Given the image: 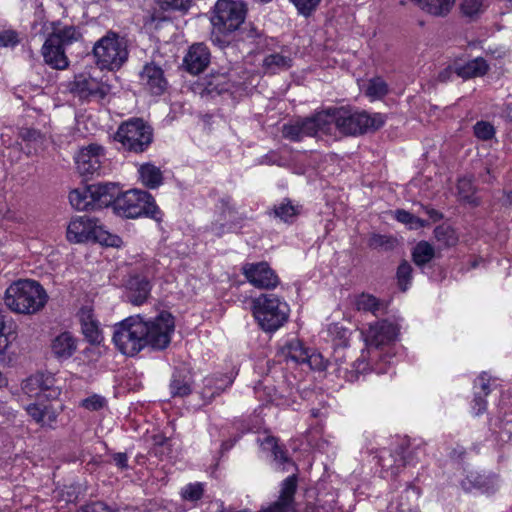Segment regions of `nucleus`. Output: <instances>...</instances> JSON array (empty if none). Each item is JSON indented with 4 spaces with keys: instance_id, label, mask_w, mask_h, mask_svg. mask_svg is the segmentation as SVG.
Instances as JSON below:
<instances>
[{
    "instance_id": "f257e3e1",
    "label": "nucleus",
    "mask_w": 512,
    "mask_h": 512,
    "mask_svg": "<svg viewBox=\"0 0 512 512\" xmlns=\"http://www.w3.org/2000/svg\"><path fill=\"white\" fill-rule=\"evenodd\" d=\"M381 113L369 114L365 111H353L345 107L329 108L319 112L322 134L336 137L358 135L381 128L385 123Z\"/></svg>"
},
{
    "instance_id": "f03ea898",
    "label": "nucleus",
    "mask_w": 512,
    "mask_h": 512,
    "mask_svg": "<svg viewBox=\"0 0 512 512\" xmlns=\"http://www.w3.org/2000/svg\"><path fill=\"white\" fill-rule=\"evenodd\" d=\"M48 301L45 289L34 280L20 279L11 283L4 294L6 307L17 314L32 315L41 311Z\"/></svg>"
},
{
    "instance_id": "7ed1b4c3",
    "label": "nucleus",
    "mask_w": 512,
    "mask_h": 512,
    "mask_svg": "<svg viewBox=\"0 0 512 512\" xmlns=\"http://www.w3.org/2000/svg\"><path fill=\"white\" fill-rule=\"evenodd\" d=\"M111 204L119 215L126 218L145 216L160 221L162 217L154 198L144 190L131 189L120 194L117 186V193Z\"/></svg>"
},
{
    "instance_id": "20e7f679",
    "label": "nucleus",
    "mask_w": 512,
    "mask_h": 512,
    "mask_svg": "<svg viewBox=\"0 0 512 512\" xmlns=\"http://www.w3.org/2000/svg\"><path fill=\"white\" fill-rule=\"evenodd\" d=\"M66 238L75 243L89 241L97 242L103 246L118 248L122 239L106 230L99 221L87 215L73 218L66 228Z\"/></svg>"
},
{
    "instance_id": "39448f33",
    "label": "nucleus",
    "mask_w": 512,
    "mask_h": 512,
    "mask_svg": "<svg viewBox=\"0 0 512 512\" xmlns=\"http://www.w3.org/2000/svg\"><path fill=\"white\" fill-rule=\"evenodd\" d=\"M253 315L265 332H275L289 318V305L274 294H262L253 300Z\"/></svg>"
},
{
    "instance_id": "423d86ee",
    "label": "nucleus",
    "mask_w": 512,
    "mask_h": 512,
    "mask_svg": "<svg viewBox=\"0 0 512 512\" xmlns=\"http://www.w3.org/2000/svg\"><path fill=\"white\" fill-rule=\"evenodd\" d=\"M145 320L130 316L114 326L113 342L116 348L126 356H135L145 348Z\"/></svg>"
},
{
    "instance_id": "0eeeda50",
    "label": "nucleus",
    "mask_w": 512,
    "mask_h": 512,
    "mask_svg": "<svg viewBox=\"0 0 512 512\" xmlns=\"http://www.w3.org/2000/svg\"><path fill=\"white\" fill-rule=\"evenodd\" d=\"M117 193V184L98 183L74 189L69 194L73 208L89 211L109 206Z\"/></svg>"
},
{
    "instance_id": "6e6552de",
    "label": "nucleus",
    "mask_w": 512,
    "mask_h": 512,
    "mask_svg": "<svg viewBox=\"0 0 512 512\" xmlns=\"http://www.w3.org/2000/svg\"><path fill=\"white\" fill-rule=\"evenodd\" d=\"M93 54L100 69H119L128 59L127 43L116 33L108 32L93 47Z\"/></svg>"
},
{
    "instance_id": "1a4fd4ad",
    "label": "nucleus",
    "mask_w": 512,
    "mask_h": 512,
    "mask_svg": "<svg viewBox=\"0 0 512 512\" xmlns=\"http://www.w3.org/2000/svg\"><path fill=\"white\" fill-rule=\"evenodd\" d=\"M114 139L124 150L141 153L152 143L153 132L142 119L133 118L118 127Z\"/></svg>"
},
{
    "instance_id": "9d476101",
    "label": "nucleus",
    "mask_w": 512,
    "mask_h": 512,
    "mask_svg": "<svg viewBox=\"0 0 512 512\" xmlns=\"http://www.w3.org/2000/svg\"><path fill=\"white\" fill-rule=\"evenodd\" d=\"M246 7L239 0H218L215 5L212 24L221 32H232L244 22Z\"/></svg>"
},
{
    "instance_id": "9b49d317",
    "label": "nucleus",
    "mask_w": 512,
    "mask_h": 512,
    "mask_svg": "<svg viewBox=\"0 0 512 512\" xmlns=\"http://www.w3.org/2000/svg\"><path fill=\"white\" fill-rule=\"evenodd\" d=\"M145 326V347L149 346L155 350H163L168 347L175 328L174 318L171 314L160 313L157 317L145 321Z\"/></svg>"
},
{
    "instance_id": "f8f14e48",
    "label": "nucleus",
    "mask_w": 512,
    "mask_h": 512,
    "mask_svg": "<svg viewBox=\"0 0 512 512\" xmlns=\"http://www.w3.org/2000/svg\"><path fill=\"white\" fill-rule=\"evenodd\" d=\"M398 333V326L387 320L371 324L365 332H362L369 358L372 360L380 356L377 350L394 342Z\"/></svg>"
},
{
    "instance_id": "ddd939ff",
    "label": "nucleus",
    "mask_w": 512,
    "mask_h": 512,
    "mask_svg": "<svg viewBox=\"0 0 512 512\" xmlns=\"http://www.w3.org/2000/svg\"><path fill=\"white\" fill-rule=\"evenodd\" d=\"M56 382L57 380L52 374L39 373L27 378L22 384V389L28 397L39 402L58 401L61 387L56 385Z\"/></svg>"
},
{
    "instance_id": "4468645a",
    "label": "nucleus",
    "mask_w": 512,
    "mask_h": 512,
    "mask_svg": "<svg viewBox=\"0 0 512 512\" xmlns=\"http://www.w3.org/2000/svg\"><path fill=\"white\" fill-rule=\"evenodd\" d=\"M104 159L105 150L96 143L81 147L74 156L76 169L82 176L99 174Z\"/></svg>"
},
{
    "instance_id": "2eb2a0df",
    "label": "nucleus",
    "mask_w": 512,
    "mask_h": 512,
    "mask_svg": "<svg viewBox=\"0 0 512 512\" xmlns=\"http://www.w3.org/2000/svg\"><path fill=\"white\" fill-rule=\"evenodd\" d=\"M242 273L250 284L260 289H274L279 284V277L267 262L246 263Z\"/></svg>"
},
{
    "instance_id": "dca6fc26",
    "label": "nucleus",
    "mask_w": 512,
    "mask_h": 512,
    "mask_svg": "<svg viewBox=\"0 0 512 512\" xmlns=\"http://www.w3.org/2000/svg\"><path fill=\"white\" fill-rule=\"evenodd\" d=\"M70 91L81 99L103 100L110 92V87L90 76L80 74L71 83Z\"/></svg>"
},
{
    "instance_id": "f3484780",
    "label": "nucleus",
    "mask_w": 512,
    "mask_h": 512,
    "mask_svg": "<svg viewBox=\"0 0 512 512\" xmlns=\"http://www.w3.org/2000/svg\"><path fill=\"white\" fill-rule=\"evenodd\" d=\"M282 133L285 138L292 141H300L304 137L323 135L322 125L319 121V112L313 117L285 124Z\"/></svg>"
},
{
    "instance_id": "a211bd4d",
    "label": "nucleus",
    "mask_w": 512,
    "mask_h": 512,
    "mask_svg": "<svg viewBox=\"0 0 512 512\" xmlns=\"http://www.w3.org/2000/svg\"><path fill=\"white\" fill-rule=\"evenodd\" d=\"M282 354L287 360L295 363H307L311 368H322V357L317 353H310L299 339L289 340L282 348Z\"/></svg>"
},
{
    "instance_id": "6ab92c4d",
    "label": "nucleus",
    "mask_w": 512,
    "mask_h": 512,
    "mask_svg": "<svg viewBox=\"0 0 512 512\" xmlns=\"http://www.w3.org/2000/svg\"><path fill=\"white\" fill-rule=\"evenodd\" d=\"M141 86L153 95L162 94L167 87V80L160 66L146 64L139 75Z\"/></svg>"
},
{
    "instance_id": "aec40b11",
    "label": "nucleus",
    "mask_w": 512,
    "mask_h": 512,
    "mask_svg": "<svg viewBox=\"0 0 512 512\" xmlns=\"http://www.w3.org/2000/svg\"><path fill=\"white\" fill-rule=\"evenodd\" d=\"M47 64L55 69H64V36L61 33L50 35L42 47Z\"/></svg>"
},
{
    "instance_id": "412c9836",
    "label": "nucleus",
    "mask_w": 512,
    "mask_h": 512,
    "mask_svg": "<svg viewBox=\"0 0 512 512\" xmlns=\"http://www.w3.org/2000/svg\"><path fill=\"white\" fill-rule=\"evenodd\" d=\"M297 482L295 476L286 478L282 484L279 499L264 509L263 512H292L294 510V494Z\"/></svg>"
},
{
    "instance_id": "4be33fe9",
    "label": "nucleus",
    "mask_w": 512,
    "mask_h": 512,
    "mask_svg": "<svg viewBox=\"0 0 512 512\" xmlns=\"http://www.w3.org/2000/svg\"><path fill=\"white\" fill-rule=\"evenodd\" d=\"M209 61L210 52L202 43L192 45L184 58L186 69L192 74L202 72L209 64Z\"/></svg>"
},
{
    "instance_id": "5701e85b",
    "label": "nucleus",
    "mask_w": 512,
    "mask_h": 512,
    "mask_svg": "<svg viewBox=\"0 0 512 512\" xmlns=\"http://www.w3.org/2000/svg\"><path fill=\"white\" fill-rule=\"evenodd\" d=\"M151 283L142 276H133L127 283V297L133 305L140 306L145 303L151 292Z\"/></svg>"
},
{
    "instance_id": "b1692460",
    "label": "nucleus",
    "mask_w": 512,
    "mask_h": 512,
    "mask_svg": "<svg viewBox=\"0 0 512 512\" xmlns=\"http://www.w3.org/2000/svg\"><path fill=\"white\" fill-rule=\"evenodd\" d=\"M138 179L145 187L156 189L163 183V174L154 164L144 163L138 168Z\"/></svg>"
},
{
    "instance_id": "393cba45",
    "label": "nucleus",
    "mask_w": 512,
    "mask_h": 512,
    "mask_svg": "<svg viewBox=\"0 0 512 512\" xmlns=\"http://www.w3.org/2000/svg\"><path fill=\"white\" fill-rule=\"evenodd\" d=\"M19 136L26 143V153L28 155L37 154L43 150L47 141L42 133L31 128H21Z\"/></svg>"
},
{
    "instance_id": "a878e982",
    "label": "nucleus",
    "mask_w": 512,
    "mask_h": 512,
    "mask_svg": "<svg viewBox=\"0 0 512 512\" xmlns=\"http://www.w3.org/2000/svg\"><path fill=\"white\" fill-rule=\"evenodd\" d=\"M454 70L458 76L467 79L484 75L488 70V65L483 58H476L463 66H456Z\"/></svg>"
},
{
    "instance_id": "bb28decb",
    "label": "nucleus",
    "mask_w": 512,
    "mask_h": 512,
    "mask_svg": "<svg viewBox=\"0 0 512 512\" xmlns=\"http://www.w3.org/2000/svg\"><path fill=\"white\" fill-rule=\"evenodd\" d=\"M454 4L455 0H420L418 6L433 16H445Z\"/></svg>"
},
{
    "instance_id": "cd10ccee",
    "label": "nucleus",
    "mask_w": 512,
    "mask_h": 512,
    "mask_svg": "<svg viewBox=\"0 0 512 512\" xmlns=\"http://www.w3.org/2000/svg\"><path fill=\"white\" fill-rule=\"evenodd\" d=\"M292 59L283 54L274 53L265 57L263 67L266 73L275 74L291 66Z\"/></svg>"
},
{
    "instance_id": "c85d7f7f",
    "label": "nucleus",
    "mask_w": 512,
    "mask_h": 512,
    "mask_svg": "<svg viewBox=\"0 0 512 512\" xmlns=\"http://www.w3.org/2000/svg\"><path fill=\"white\" fill-rule=\"evenodd\" d=\"M435 256L434 247L427 241L418 242L412 251L413 262L417 266H424Z\"/></svg>"
},
{
    "instance_id": "c756f323",
    "label": "nucleus",
    "mask_w": 512,
    "mask_h": 512,
    "mask_svg": "<svg viewBox=\"0 0 512 512\" xmlns=\"http://www.w3.org/2000/svg\"><path fill=\"white\" fill-rule=\"evenodd\" d=\"M205 493V484L202 482L188 483L180 490V497L184 502L196 504Z\"/></svg>"
},
{
    "instance_id": "7c9ffc66",
    "label": "nucleus",
    "mask_w": 512,
    "mask_h": 512,
    "mask_svg": "<svg viewBox=\"0 0 512 512\" xmlns=\"http://www.w3.org/2000/svg\"><path fill=\"white\" fill-rule=\"evenodd\" d=\"M434 237L443 247H453L458 243L456 231L448 225H440L434 229Z\"/></svg>"
},
{
    "instance_id": "2f4dec72",
    "label": "nucleus",
    "mask_w": 512,
    "mask_h": 512,
    "mask_svg": "<svg viewBox=\"0 0 512 512\" xmlns=\"http://www.w3.org/2000/svg\"><path fill=\"white\" fill-rule=\"evenodd\" d=\"M487 7L486 0H463L460 6L462 14L470 19L480 16Z\"/></svg>"
},
{
    "instance_id": "473e14b6",
    "label": "nucleus",
    "mask_w": 512,
    "mask_h": 512,
    "mask_svg": "<svg viewBox=\"0 0 512 512\" xmlns=\"http://www.w3.org/2000/svg\"><path fill=\"white\" fill-rule=\"evenodd\" d=\"M300 212V206L294 205L290 200L285 199L274 207V214L281 220L288 222Z\"/></svg>"
},
{
    "instance_id": "72a5a7b5",
    "label": "nucleus",
    "mask_w": 512,
    "mask_h": 512,
    "mask_svg": "<svg viewBox=\"0 0 512 512\" xmlns=\"http://www.w3.org/2000/svg\"><path fill=\"white\" fill-rule=\"evenodd\" d=\"M365 93L372 101L381 99L388 93V85L380 77L373 78L369 81Z\"/></svg>"
},
{
    "instance_id": "f704fd0d",
    "label": "nucleus",
    "mask_w": 512,
    "mask_h": 512,
    "mask_svg": "<svg viewBox=\"0 0 512 512\" xmlns=\"http://www.w3.org/2000/svg\"><path fill=\"white\" fill-rule=\"evenodd\" d=\"M457 191L459 197L468 203L476 204L475 187L473 181L469 177H462L458 180Z\"/></svg>"
},
{
    "instance_id": "c9c22d12",
    "label": "nucleus",
    "mask_w": 512,
    "mask_h": 512,
    "mask_svg": "<svg viewBox=\"0 0 512 512\" xmlns=\"http://www.w3.org/2000/svg\"><path fill=\"white\" fill-rule=\"evenodd\" d=\"M81 331L85 339L91 344H100L104 339L98 320L86 324L81 328Z\"/></svg>"
},
{
    "instance_id": "e433bc0d",
    "label": "nucleus",
    "mask_w": 512,
    "mask_h": 512,
    "mask_svg": "<svg viewBox=\"0 0 512 512\" xmlns=\"http://www.w3.org/2000/svg\"><path fill=\"white\" fill-rule=\"evenodd\" d=\"M261 447L263 450L271 451L274 459L279 463H285L287 461V456L285 451L278 445L276 438L272 436H266L264 440L261 442Z\"/></svg>"
},
{
    "instance_id": "4c0bfd02",
    "label": "nucleus",
    "mask_w": 512,
    "mask_h": 512,
    "mask_svg": "<svg viewBox=\"0 0 512 512\" xmlns=\"http://www.w3.org/2000/svg\"><path fill=\"white\" fill-rule=\"evenodd\" d=\"M394 217L397 219V221L408 225L411 229L421 228L427 224L425 220H422L419 217L414 216L410 212L402 209L396 210L394 212Z\"/></svg>"
},
{
    "instance_id": "58836bf2",
    "label": "nucleus",
    "mask_w": 512,
    "mask_h": 512,
    "mask_svg": "<svg viewBox=\"0 0 512 512\" xmlns=\"http://www.w3.org/2000/svg\"><path fill=\"white\" fill-rule=\"evenodd\" d=\"M356 307L359 311L376 314L380 308L378 299L370 294H361L356 299Z\"/></svg>"
},
{
    "instance_id": "ea45409f",
    "label": "nucleus",
    "mask_w": 512,
    "mask_h": 512,
    "mask_svg": "<svg viewBox=\"0 0 512 512\" xmlns=\"http://www.w3.org/2000/svg\"><path fill=\"white\" fill-rule=\"evenodd\" d=\"M229 88L230 85L225 74L213 75L206 85V89L209 93L215 92L221 94L222 92L228 91Z\"/></svg>"
},
{
    "instance_id": "a19ab883",
    "label": "nucleus",
    "mask_w": 512,
    "mask_h": 512,
    "mask_svg": "<svg viewBox=\"0 0 512 512\" xmlns=\"http://www.w3.org/2000/svg\"><path fill=\"white\" fill-rule=\"evenodd\" d=\"M397 279L402 291H406L412 280V267L407 261H403L397 269Z\"/></svg>"
},
{
    "instance_id": "79ce46f5",
    "label": "nucleus",
    "mask_w": 512,
    "mask_h": 512,
    "mask_svg": "<svg viewBox=\"0 0 512 512\" xmlns=\"http://www.w3.org/2000/svg\"><path fill=\"white\" fill-rule=\"evenodd\" d=\"M212 382V378L205 379V389L203 391L205 396L214 397L215 395H219L223 390H225V388L232 384V379L225 377L220 380L221 383H217L214 387L212 386Z\"/></svg>"
},
{
    "instance_id": "37998d69",
    "label": "nucleus",
    "mask_w": 512,
    "mask_h": 512,
    "mask_svg": "<svg viewBox=\"0 0 512 512\" xmlns=\"http://www.w3.org/2000/svg\"><path fill=\"white\" fill-rule=\"evenodd\" d=\"M474 134L475 136L483 141L490 140L495 135V128L494 126L486 121H479L477 122L474 127Z\"/></svg>"
},
{
    "instance_id": "c03bdc74",
    "label": "nucleus",
    "mask_w": 512,
    "mask_h": 512,
    "mask_svg": "<svg viewBox=\"0 0 512 512\" xmlns=\"http://www.w3.org/2000/svg\"><path fill=\"white\" fill-rule=\"evenodd\" d=\"M170 392H171L172 396L183 397V396L190 394L191 387L183 379H180L177 376H174L171 381V384H170Z\"/></svg>"
},
{
    "instance_id": "a18cd8bd",
    "label": "nucleus",
    "mask_w": 512,
    "mask_h": 512,
    "mask_svg": "<svg viewBox=\"0 0 512 512\" xmlns=\"http://www.w3.org/2000/svg\"><path fill=\"white\" fill-rule=\"evenodd\" d=\"M298 12L304 16H309L319 5L321 0H290Z\"/></svg>"
},
{
    "instance_id": "49530a36",
    "label": "nucleus",
    "mask_w": 512,
    "mask_h": 512,
    "mask_svg": "<svg viewBox=\"0 0 512 512\" xmlns=\"http://www.w3.org/2000/svg\"><path fill=\"white\" fill-rule=\"evenodd\" d=\"M492 379L487 373H482L474 383V389H480L477 393L487 396L491 392Z\"/></svg>"
},
{
    "instance_id": "de8ad7c7",
    "label": "nucleus",
    "mask_w": 512,
    "mask_h": 512,
    "mask_svg": "<svg viewBox=\"0 0 512 512\" xmlns=\"http://www.w3.org/2000/svg\"><path fill=\"white\" fill-rule=\"evenodd\" d=\"M6 330L5 316L0 309V355L4 354L10 345L9 333Z\"/></svg>"
},
{
    "instance_id": "09e8293b",
    "label": "nucleus",
    "mask_w": 512,
    "mask_h": 512,
    "mask_svg": "<svg viewBox=\"0 0 512 512\" xmlns=\"http://www.w3.org/2000/svg\"><path fill=\"white\" fill-rule=\"evenodd\" d=\"M106 405V399L100 395H92L82 401V406L90 411H98Z\"/></svg>"
},
{
    "instance_id": "8fccbe9b",
    "label": "nucleus",
    "mask_w": 512,
    "mask_h": 512,
    "mask_svg": "<svg viewBox=\"0 0 512 512\" xmlns=\"http://www.w3.org/2000/svg\"><path fill=\"white\" fill-rule=\"evenodd\" d=\"M78 321L81 325V328L86 326V324L90 322H94L98 320L96 316L94 315L93 308L89 305L83 306L80 308V310L77 313Z\"/></svg>"
},
{
    "instance_id": "3c124183",
    "label": "nucleus",
    "mask_w": 512,
    "mask_h": 512,
    "mask_svg": "<svg viewBox=\"0 0 512 512\" xmlns=\"http://www.w3.org/2000/svg\"><path fill=\"white\" fill-rule=\"evenodd\" d=\"M192 0H158L164 9L186 10L189 8Z\"/></svg>"
},
{
    "instance_id": "603ef678",
    "label": "nucleus",
    "mask_w": 512,
    "mask_h": 512,
    "mask_svg": "<svg viewBox=\"0 0 512 512\" xmlns=\"http://www.w3.org/2000/svg\"><path fill=\"white\" fill-rule=\"evenodd\" d=\"M19 42L18 35L13 30L0 32V47L15 46Z\"/></svg>"
},
{
    "instance_id": "864d4df0",
    "label": "nucleus",
    "mask_w": 512,
    "mask_h": 512,
    "mask_svg": "<svg viewBox=\"0 0 512 512\" xmlns=\"http://www.w3.org/2000/svg\"><path fill=\"white\" fill-rule=\"evenodd\" d=\"M392 243V238L380 234H374L369 240V246L372 248L389 247Z\"/></svg>"
},
{
    "instance_id": "5fc2aeb1",
    "label": "nucleus",
    "mask_w": 512,
    "mask_h": 512,
    "mask_svg": "<svg viewBox=\"0 0 512 512\" xmlns=\"http://www.w3.org/2000/svg\"><path fill=\"white\" fill-rule=\"evenodd\" d=\"M480 393L475 392V396L472 402V411L475 415L482 414L487 408V402Z\"/></svg>"
},
{
    "instance_id": "6e6d98bb",
    "label": "nucleus",
    "mask_w": 512,
    "mask_h": 512,
    "mask_svg": "<svg viewBox=\"0 0 512 512\" xmlns=\"http://www.w3.org/2000/svg\"><path fill=\"white\" fill-rule=\"evenodd\" d=\"M51 350L57 358H61L64 355V334H59L53 339Z\"/></svg>"
},
{
    "instance_id": "4d7b16f0",
    "label": "nucleus",
    "mask_w": 512,
    "mask_h": 512,
    "mask_svg": "<svg viewBox=\"0 0 512 512\" xmlns=\"http://www.w3.org/2000/svg\"><path fill=\"white\" fill-rule=\"evenodd\" d=\"M28 414L37 422L40 423L44 418V408L40 404H30L27 407Z\"/></svg>"
},
{
    "instance_id": "13d9d810",
    "label": "nucleus",
    "mask_w": 512,
    "mask_h": 512,
    "mask_svg": "<svg viewBox=\"0 0 512 512\" xmlns=\"http://www.w3.org/2000/svg\"><path fill=\"white\" fill-rule=\"evenodd\" d=\"M83 512H118L117 510L111 509L103 502H94L86 505L83 508Z\"/></svg>"
},
{
    "instance_id": "bf43d9fd",
    "label": "nucleus",
    "mask_w": 512,
    "mask_h": 512,
    "mask_svg": "<svg viewBox=\"0 0 512 512\" xmlns=\"http://www.w3.org/2000/svg\"><path fill=\"white\" fill-rule=\"evenodd\" d=\"M82 32L79 27H66V46L82 40Z\"/></svg>"
},
{
    "instance_id": "052dcab7",
    "label": "nucleus",
    "mask_w": 512,
    "mask_h": 512,
    "mask_svg": "<svg viewBox=\"0 0 512 512\" xmlns=\"http://www.w3.org/2000/svg\"><path fill=\"white\" fill-rule=\"evenodd\" d=\"M113 461L115 465L122 470L128 468V457L125 453H115L113 455Z\"/></svg>"
},
{
    "instance_id": "680f3d73",
    "label": "nucleus",
    "mask_w": 512,
    "mask_h": 512,
    "mask_svg": "<svg viewBox=\"0 0 512 512\" xmlns=\"http://www.w3.org/2000/svg\"><path fill=\"white\" fill-rule=\"evenodd\" d=\"M78 340L66 332V357L77 349Z\"/></svg>"
},
{
    "instance_id": "e2e57ef3",
    "label": "nucleus",
    "mask_w": 512,
    "mask_h": 512,
    "mask_svg": "<svg viewBox=\"0 0 512 512\" xmlns=\"http://www.w3.org/2000/svg\"><path fill=\"white\" fill-rule=\"evenodd\" d=\"M69 489L73 490V491H66V496H68V499H66V501H68V502L76 501L79 497V494L81 493L82 487L80 485H78L76 487L70 486Z\"/></svg>"
},
{
    "instance_id": "0e129e2a",
    "label": "nucleus",
    "mask_w": 512,
    "mask_h": 512,
    "mask_svg": "<svg viewBox=\"0 0 512 512\" xmlns=\"http://www.w3.org/2000/svg\"><path fill=\"white\" fill-rule=\"evenodd\" d=\"M502 116L512 123V102L505 105L502 111Z\"/></svg>"
},
{
    "instance_id": "69168bd1",
    "label": "nucleus",
    "mask_w": 512,
    "mask_h": 512,
    "mask_svg": "<svg viewBox=\"0 0 512 512\" xmlns=\"http://www.w3.org/2000/svg\"><path fill=\"white\" fill-rule=\"evenodd\" d=\"M426 214L429 216V218L433 221L439 220L442 216L441 214L432 208H425Z\"/></svg>"
},
{
    "instance_id": "338daca9",
    "label": "nucleus",
    "mask_w": 512,
    "mask_h": 512,
    "mask_svg": "<svg viewBox=\"0 0 512 512\" xmlns=\"http://www.w3.org/2000/svg\"><path fill=\"white\" fill-rule=\"evenodd\" d=\"M369 363H367L365 360H358L356 362V371L357 372H364L367 367H368Z\"/></svg>"
},
{
    "instance_id": "774afa93",
    "label": "nucleus",
    "mask_w": 512,
    "mask_h": 512,
    "mask_svg": "<svg viewBox=\"0 0 512 512\" xmlns=\"http://www.w3.org/2000/svg\"><path fill=\"white\" fill-rule=\"evenodd\" d=\"M7 384V379L3 375V373L0 371V388L5 386Z\"/></svg>"
}]
</instances>
